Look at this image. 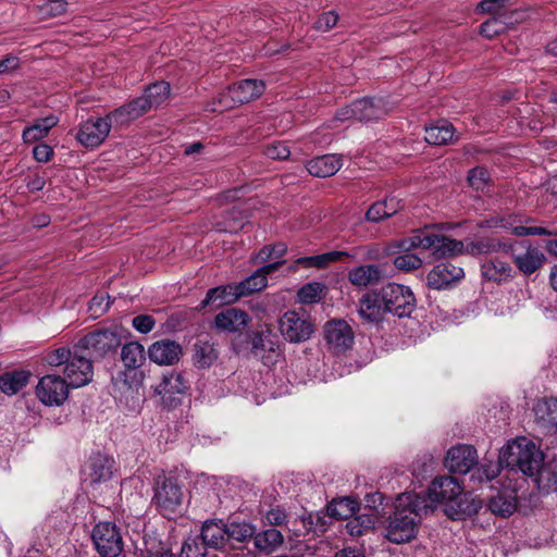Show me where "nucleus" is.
<instances>
[{
	"mask_svg": "<svg viewBox=\"0 0 557 557\" xmlns=\"http://www.w3.org/2000/svg\"><path fill=\"white\" fill-rule=\"evenodd\" d=\"M424 496L413 492L400 494L395 500V510L387 519L385 537L395 544L413 540L419 531L422 515L429 512Z\"/></svg>",
	"mask_w": 557,
	"mask_h": 557,
	"instance_id": "nucleus-1",
	"label": "nucleus"
},
{
	"mask_svg": "<svg viewBox=\"0 0 557 557\" xmlns=\"http://www.w3.org/2000/svg\"><path fill=\"white\" fill-rule=\"evenodd\" d=\"M426 499L429 510L437 505L445 506L446 515L453 520H461L475 515L481 502L462 494V487L453 476L435 478L428 487Z\"/></svg>",
	"mask_w": 557,
	"mask_h": 557,
	"instance_id": "nucleus-2",
	"label": "nucleus"
},
{
	"mask_svg": "<svg viewBox=\"0 0 557 557\" xmlns=\"http://www.w3.org/2000/svg\"><path fill=\"white\" fill-rule=\"evenodd\" d=\"M543 461V451L533 441L524 436L508 442L499 451L502 466L510 469L517 468L530 478L542 468Z\"/></svg>",
	"mask_w": 557,
	"mask_h": 557,
	"instance_id": "nucleus-3",
	"label": "nucleus"
},
{
	"mask_svg": "<svg viewBox=\"0 0 557 557\" xmlns=\"http://www.w3.org/2000/svg\"><path fill=\"white\" fill-rule=\"evenodd\" d=\"M200 540L206 547L214 549H240L244 545V522L233 516L227 522L208 520L203 523Z\"/></svg>",
	"mask_w": 557,
	"mask_h": 557,
	"instance_id": "nucleus-4",
	"label": "nucleus"
},
{
	"mask_svg": "<svg viewBox=\"0 0 557 557\" xmlns=\"http://www.w3.org/2000/svg\"><path fill=\"white\" fill-rule=\"evenodd\" d=\"M401 250H412L417 248L432 249L436 259L454 257L463 250V243L457 239L448 238L431 231L429 227L419 228L398 243Z\"/></svg>",
	"mask_w": 557,
	"mask_h": 557,
	"instance_id": "nucleus-5",
	"label": "nucleus"
},
{
	"mask_svg": "<svg viewBox=\"0 0 557 557\" xmlns=\"http://www.w3.org/2000/svg\"><path fill=\"white\" fill-rule=\"evenodd\" d=\"M278 330L287 343L300 344L312 337L315 325L306 310H288L278 319Z\"/></svg>",
	"mask_w": 557,
	"mask_h": 557,
	"instance_id": "nucleus-6",
	"label": "nucleus"
},
{
	"mask_svg": "<svg viewBox=\"0 0 557 557\" xmlns=\"http://www.w3.org/2000/svg\"><path fill=\"white\" fill-rule=\"evenodd\" d=\"M380 294L386 312L398 318L409 317L416 309V297L408 286L388 283L381 288Z\"/></svg>",
	"mask_w": 557,
	"mask_h": 557,
	"instance_id": "nucleus-7",
	"label": "nucleus"
},
{
	"mask_svg": "<svg viewBox=\"0 0 557 557\" xmlns=\"http://www.w3.org/2000/svg\"><path fill=\"white\" fill-rule=\"evenodd\" d=\"M91 540L102 557H119L124 548L121 529L110 521L97 523L92 529Z\"/></svg>",
	"mask_w": 557,
	"mask_h": 557,
	"instance_id": "nucleus-8",
	"label": "nucleus"
},
{
	"mask_svg": "<svg viewBox=\"0 0 557 557\" xmlns=\"http://www.w3.org/2000/svg\"><path fill=\"white\" fill-rule=\"evenodd\" d=\"M326 349L336 356L350 350L355 344V332L344 319H331L323 325Z\"/></svg>",
	"mask_w": 557,
	"mask_h": 557,
	"instance_id": "nucleus-9",
	"label": "nucleus"
},
{
	"mask_svg": "<svg viewBox=\"0 0 557 557\" xmlns=\"http://www.w3.org/2000/svg\"><path fill=\"white\" fill-rule=\"evenodd\" d=\"M510 248L506 249L518 270L530 276L540 270L546 262L545 253L527 240L520 243H508Z\"/></svg>",
	"mask_w": 557,
	"mask_h": 557,
	"instance_id": "nucleus-10",
	"label": "nucleus"
},
{
	"mask_svg": "<svg viewBox=\"0 0 557 557\" xmlns=\"http://www.w3.org/2000/svg\"><path fill=\"white\" fill-rule=\"evenodd\" d=\"M113 117L108 113L103 117H89L79 124L76 140L88 149L99 147L109 136Z\"/></svg>",
	"mask_w": 557,
	"mask_h": 557,
	"instance_id": "nucleus-11",
	"label": "nucleus"
},
{
	"mask_svg": "<svg viewBox=\"0 0 557 557\" xmlns=\"http://www.w3.org/2000/svg\"><path fill=\"white\" fill-rule=\"evenodd\" d=\"M184 493L180 484L172 478H165L157 487L154 502L160 512L171 519L182 510Z\"/></svg>",
	"mask_w": 557,
	"mask_h": 557,
	"instance_id": "nucleus-12",
	"label": "nucleus"
},
{
	"mask_svg": "<svg viewBox=\"0 0 557 557\" xmlns=\"http://www.w3.org/2000/svg\"><path fill=\"white\" fill-rule=\"evenodd\" d=\"M488 226L502 227L507 230L510 234L523 237V236H549L553 237L547 239L544 244L546 251L554 257H557V231L542 226H521L515 225L511 216L497 219L490 223Z\"/></svg>",
	"mask_w": 557,
	"mask_h": 557,
	"instance_id": "nucleus-13",
	"label": "nucleus"
},
{
	"mask_svg": "<svg viewBox=\"0 0 557 557\" xmlns=\"http://www.w3.org/2000/svg\"><path fill=\"white\" fill-rule=\"evenodd\" d=\"M121 344V337L114 330L102 329L90 332L78 342L77 348L89 351L92 357H103Z\"/></svg>",
	"mask_w": 557,
	"mask_h": 557,
	"instance_id": "nucleus-14",
	"label": "nucleus"
},
{
	"mask_svg": "<svg viewBox=\"0 0 557 557\" xmlns=\"http://www.w3.org/2000/svg\"><path fill=\"white\" fill-rule=\"evenodd\" d=\"M251 354L265 366L277 361L281 355L280 343L277 336L268 325L252 335Z\"/></svg>",
	"mask_w": 557,
	"mask_h": 557,
	"instance_id": "nucleus-15",
	"label": "nucleus"
},
{
	"mask_svg": "<svg viewBox=\"0 0 557 557\" xmlns=\"http://www.w3.org/2000/svg\"><path fill=\"white\" fill-rule=\"evenodd\" d=\"M70 385L60 375L47 374L42 376L36 387L38 399L48 406H60L69 396Z\"/></svg>",
	"mask_w": 557,
	"mask_h": 557,
	"instance_id": "nucleus-16",
	"label": "nucleus"
},
{
	"mask_svg": "<svg viewBox=\"0 0 557 557\" xmlns=\"http://www.w3.org/2000/svg\"><path fill=\"white\" fill-rule=\"evenodd\" d=\"M187 386L183 375L175 371L164 373L158 384L153 386L154 394L160 396L164 407H174L177 396L185 393Z\"/></svg>",
	"mask_w": 557,
	"mask_h": 557,
	"instance_id": "nucleus-17",
	"label": "nucleus"
},
{
	"mask_svg": "<svg viewBox=\"0 0 557 557\" xmlns=\"http://www.w3.org/2000/svg\"><path fill=\"white\" fill-rule=\"evenodd\" d=\"M64 374L66 377L64 380L71 387H82L88 384L92 379L94 371L91 361L86 356L79 355L76 348L71 359L66 362Z\"/></svg>",
	"mask_w": 557,
	"mask_h": 557,
	"instance_id": "nucleus-18",
	"label": "nucleus"
},
{
	"mask_svg": "<svg viewBox=\"0 0 557 557\" xmlns=\"http://www.w3.org/2000/svg\"><path fill=\"white\" fill-rule=\"evenodd\" d=\"M478 463L476 449L471 445L460 444L451 447L446 455L445 466L454 473L466 474Z\"/></svg>",
	"mask_w": 557,
	"mask_h": 557,
	"instance_id": "nucleus-19",
	"label": "nucleus"
},
{
	"mask_svg": "<svg viewBox=\"0 0 557 557\" xmlns=\"http://www.w3.org/2000/svg\"><path fill=\"white\" fill-rule=\"evenodd\" d=\"M244 296V282H238L235 285H225L210 288L207 292L205 299L200 304L203 309L211 306L212 309L220 308L224 305L235 302L238 298Z\"/></svg>",
	"mask_w": 557,
	"mask_h": 557,
	"instance_id": "nucleus-20",
	"label": "nucleus"
},
{
	"mask_svg": "<svg viewBox=\"0 0 557 557\" xmlns=\"http://www.w3.org/2000/svg\"><path fill=\"white\" fill-rule=\"evenodd\" d=\"M465 275L462 268L450 262L436 264L428 274V284L433 289H443Z\"/></svg>",
	"mask_w": 557,
	"mask_h": 557,
	"instance_id": "nucleus-21",
	"label": "nucleus"
},
{
	"mask_svg": "<svg viewBox=\"0 0 557 557\" xmlns=\"http://www.w3.org/2000/svg\"><path fill=\"white\" fill-rule=\"evenodd\" d=\"M148 356L150 360L157 364L172 366L180 360L182 347L174 341H157L149 346Z\"/></svg>",
	"mask_w": 557,
	"mask_h": 557,
	"instance_id": "nucleus-22",
	"label": "nucleus"
},
{
	"mask_svg": "<svg viewBox=\"0 0 557 557\" xmlns=\"http://www.w3.org/2000/svg\"><path fill=\"white\" fill-rule=\"evenodd\" d=\"M358 313L364 322L377 324L384 318L386 309L382 302L381 294H366L358 305Z\"/></svg>",
	"mask_w": 557,
	"mask_h": 557,
	"instance_id": "nucleus-23",
	"label": "nucleus"
},
{
	"mask_svg": "<svg viewBox=\"0 0 557 557\" xmlns=\"http://www.w3.org/2000/svg\"><path fill=\"white\" fill-rule=\"evenodd\" d=\"M342 165V156L332 153L311 159L306 169L312 176L329 177L337 173Z\"/></svg>",
	"mask_w": 557,
	"mask_h": 557,
	"instance_id": "nucleus-24",
	"label": "nucleus"
},
{
	"mask_svg": "<svg viewBox=\"0 0 557 557\" xmlns=\"http://www.w3.org/2000/svg\"><path fill=\"white\" fill-rule=\"evenodd\" d=\"M149 110H151V107L149 106L148 101L143 95L138 98L133 99L128 103L111 111L110 117H113L114 122L117 124H125L138 119Z\"/></svg>",
	"mask_w": 557,
	"mask_h": 557,
	"instance_id": "nucleus-25",
	"label": "nucleus"
},
{
	"mask_svg": "<svg viewBox=\"0 0 557 557\" xmlns=\"http://www.w3.org/2000/svg\"><path fill=\"white\" fill-rule=\"evenodd\" d=\"M386 114L381 98H363L355 101V121L369 122L379 120Z\"/></svg>",
	"mask_w": 557,
	"mask_h": 557,
	"instance_id": "nucleus-26",
	"label": "nucleus"
},
{
	"mask_svg": "<svg viewBox=\"0 0 557 557\" xmlns=\"http://www.w3.org/2000/svg\"><path fill=\"white\" fill-rule=\"evenodd\" d=\"M121 360L126 371H136L144 364L146 360V352L144 346L138 342H129L123 345L121 349ZM137 374V372H134L133 379H136Z\"/></svg>",
	"mask_w": 557,
	"mask_h": 557,
	"instance_id": "nucleus-27",
	"label": "nucleus"
},
{
	"mask_svg": "<svg viewBox=\"0 0 557 557\" xmlns=\"http://www.w3.org/2000/svg\"><path fill=\"white\" fill-rule=\"evenodd\" d=\"M481 272L485 280L500 283L512 277L513 270L508 262L491 258L481 264Z\"/></svg>",
	"mask_w": 557,
	"mask_h": 557,
	"instance_id": "nucleus-28",
	"label": "nucleus"
},
{
	"mask_svg": "<svg viewBox=\"0 0 557 557\" xmlns=\"http://www.w3.org/2000/svg\"><path fill=\"white\" fill-rule=\"evenodd\" d=\"M214 326L222 332H240L244 327V311L237 308H227L221 311L215 317Z\"/></svg>",
	"mask_w": 557,
	"mask_h": 557,
	"instance_id": "nucleus-29",
	"label": "nucleus"
},
{
	"mask_svg": "<svg viewBox=\"0 0 557 557\" xmlns=\"http://www.w3.org/2000/svg\"><path fill=\"white\" fill-rule=\"evenodd\" d=\"M284 262V260H280L268 263L257 269L251 275L246 276V294L264 289L268 286V275L278 270Z\"/></svg>",
	"mask_w": 557,
	"mask_h": 557,
	"instance_id": "nucleus-30",
	"label": "nucleus"
},
{
	"mask_svg": "<svg viewBox=\"0 0 557 557\" xmlns=\"http://www.w3.org/2000/svg\"><path fill=\"white\" fill-rule=\"evenodd\" d=\"M113 459L104 455H96L89 459L88 476L91 483H101L108 481L112 475Z\"/></svg>",
	"mask_w": 557,
	"mask_h": 557,
	"instance_id": "nucleus-31",
	"label": "nucleus"
},
{
	"mask_svg": "<svg viewBox=\"0 0 557 557\" xmlns=\"http://www.w3.org/2000/svg\"><path fill=\"white\" fill-rule=\"evenodd\" d=\"M29 377L25 370L5 372L0 375V391L8 396L15 395L28 384Z\"/></svg>",
	"mask_w": 557,
	"mask_h": 557,
	"instance_id": "nucleus-32",
	"label": "nucleus"
},
{
	"mask_svg": "<svg viewBox=\"0 0 557 557\" xmlns=\"http://www.w3.org/2000/svg\"><path fill=\"white\" fill-rule=\"evenodd\" d=\"M535 420L543 426L557 424V398L539 399L533 407Z\"/></svg>",
	"mask_w": 557,
	"mask_h": 557,
	"instance_id": "nucleus-33",
	"label": "nucleus"
},
{
	"mask_svg": "<svg viewBox=\"0 0 557 557\" xmlns=\"http://www.w3.org/2000/svg\"><path fill=\"white\" fill-rule=\"evenodd\" d=\"M283 534L276 529H267L253 536L255 547L267 555L275 552L283 544Z\"/></svg>",
	"mask_w": 557,
	"mask_h": 557,
	"instance_id": "nucleus-34",
	"label": "nucleus"
},
{
	"mask_svg": "<svg viewBox=\"0 0 557 557\" xmlns=\"http://www.w3.org/2000/svg\"><path fill=\"white\" fill-rule=\"evenodd\" d=\"M381 271L374 264L360 265L354 268L348 273L349 282L355 286H368L379 282Z\"/></svg>",
	"mask_w": 557,
	"mask_h": 557,
	"instance_id": "nucleus-35",
	"label": "nucleus"
},
{
	"mask_svg": "<svg viewBox=\"0 0 557 557\" xmlns=\"http://www.w3.org/2000/svg\"><path fill=\"white\" fill-rule=\"evenodd\" d=\"M508 243L494 237H482L467 245L466 250L472 256L490 255L497 251L506 252Z\"/></svg>",
	"mask_w": 557,
	"mask_h": 557,
	"instance_id": "nucleus-36",
	"label": "nucleus"
},
{
	"mask_svg": "<svg viewBox=\"0 0 557 557\" xmlns=\"http://www.w3.org/2000/svg\"><path fill=\"white\" fill-rule=\"evenodd\" d=\"M454 126L447 121H440L425 127V141L431 145H447L453 140Z\"/></svg>",
	"mask_w": 557,
	"mask_h": 557,
	"instance_id": "nucleus-37",
	"label": "nucleus"
},
{
	"mask_svg": "<svg viewBox=\"0 0 557 557\" xmlns=\"http://www.w3.org/2000/svg\"><path fill=\"white\" fill-rule=\"evenodd\" d=\"M347 255L348 253L345 251H330L317 256L300 257L295 261V264L290 267V270L296 271L297 265H302L305 268L322 269L332 262L341 260L343 257Z\"/></svg>",
	"mask_w": 557,
	"mask_h": 557,
	"instance_id": "nucleus-38",
	"label": "nucleus"
},
{
	"mask_svg": "<svg viewBox=\"0 0 557 557\" xmlns=\"http://www.w3.org/2000/svg\"><path fill=\"white\" fill-rule=\"evenodd\" d=\"M539 490L550 493L557 491V462L542 465L535 475L531 476Z\"/></svg>",
	"mask_w": 557,
	"mask_h": 557,
	"instance_id": "nucleus-39",
	"label": "nucleus"
},
{
	"mask_svg": "<svg viewBox=\"0 0 557 557\" xmlns=\"http://www.w3.org/2000/svg\"><path fill=\"white\" fill-rule=\"evenodd\" d=\"M58 119L54 115H49L44 119L37 120L33 125L23 131L24 143H34L48 136L50 129L55 126Z\"/></svg>",
	"mask_w": 557,
	"mask_h": 557,
	"instance_id": "nucleus-40",
	"label": "nucleus"
},
{
	"mask_svg": "<svg viewBox=\"0 0 557 557\" xmlns=\"http://www.w3.org/2000/svg\"><path fill=\"white\" fill-rule=\"evenodd\" d=\"M218 359V350L209 342L197 341L194 345L193 360L197 368L206 369L211 367Z\"/></svg>",
	"mask_w": 557,
	"mask_h": 557,
	"instance_id": "nucleus-41",
	"label": "nucleus"
},
{
	"mask_svg": "<svg viewBox=\"0 0 557 557\" xmlns=\"http://www.w3.org/2000/svg\"><path fill=\"white\" fill-rule=\"evenodd\" d=\"M326 293V285L321 282H310L301 286L297 292L300 304L312 305L319 302Z\"/></svg>",
	"mask_w": 557,
	"mask_h": 557,
	"instance_id": "nucleus-42",
	"label": "nucleus"
},
{
	"mask_svg": "<svg viewBox=\"0 0 557 557\" xmlns=\"http://www.w3.org/2000/svg\"><path fill=\"white\" fill-rule=\"evenodd\" d=\"M127 372H122L117 375L116 383H123L124 403L132 411H138L143 403V395L138 387H133L132 383L128 382Z\"/></svg>",
	"mask_w": 557,
	"mask_h": 557,
	"instance_id": "nucleus-43",
	"label": "nucleus"
},
{
	"mask_svg": "<svg viewBox=\"0 0 557 557\" xmlns=\"http://www.w3.org/2000/svg\"><path fill=\"white\" fill-rule=\"evenodd\" d=\"M170 84L162 81L146 88L144 96L151 109H156L166 102L170 97Z\"/></svg>",
	"mask_w": 557,
	"mask_h": 557,
	"instance_id": "nucleus-44",
	"label": "nucleus"
},
{
	"mask_svg": "<svg viewBox=\"0 0 557 557\" xmlns=\"http://www.w3.org/2000/svg\"><path fill=\"white\" fill-rule=\"evenodd\" d=\"M359 509L358 503L349 497L333 500L327 506V512L336 519H348Z\"/></svg>",
	"mask_w": 557,
	"mask_h": 557,
	"instance_id": "nucleus-45",
	"label": "nucleus"
},
{
	"mask_svg": "<svg viewBox=\"0 0 557 557\" xmlns=\"http://www.w3.org/2000/svg\"><path fill=\"white\" fill-rule=\"evenodd\" d=\"M490 510L498 516L507 517L515 512L517 508L516 497L507 494H497L491 497L488 502Z\"/></svg>",
	"mask_w": 557,
	"mask_h": 557,
	"instance_id": "nucleus-46",
	"label": "nucleus"
},
{
	"mask_svg": "<svg viewBox=\"0 0 557 557\" xmlns=\"http://www.w3.org/2000/svg\"><path fill=\"white\" fill-rule=\"evenodd\" d=\"M503 467L499 461L495 462H483L475 468H472L470 480L474 482H488L495 479Z\"/></svg>",
	"mask_w": 557,
	"mask_h": 557,
	"instance_id": "nucleus-47",
	"label": "nucleus"
},
{
	"mask_svg": "<svg viewBox=\"0 0 557 557\" xmlns=\"http://www.w3.org/2000/svg\"><path fill=\"white\" fill-rule=\"evenodd\" d=\"M144 557H173L165 543L156 536H147L144 540Z\"/></svg>",
	"mask_w": 557,
	"mask_h": 557,
	"instance_id": "nucleus-48",
	"label": "nucleus"
},
{
	"mask_svg": "<svg viewBox=\"0 0 557 557\" xmlns=\"http://www.w3.org/2000/svg\"><path fill=\"white\" fill-rule=\"evenodd\" d=\"M490 181L491 175L487 169L484 166H475L469 171L468 183L473 189L478 191H484L488 186Z\"/></svg>",
	"mask_w": 557,
	"mask_h": 557,
	"instance_id": "nucleus-49",
	"label": "nucleus"
},
{
	"mask_svg": "<svg viewBox=\"0 0 557 557\" xmlns=\"http://www.w3.org/2000/svg\"><path fill=\"white\" fill-rule=\"evenodd\" d=\"M405 253L398 255L394 258V265L401 271H413L421 268L423 261L420 257L414 253H410V250H405Z\"/></svg>",
	"mask_w": 557,
	"mask_h": 557,
	"instance_id": "nucleus-50",
	"label": "nucleus"
},
{
	"mask_svg": "<svg viewBox=\"0 0 557 557\" xmlns=\"http://www.w3.org/2000/svg\"><path fill=\"white\" fill-rule=\"evenodd\" d=\"M206 545L198 536H188L181 549V557H205Z\"/></svg>",
	"mask_w": 557,
	"mask_h": 557,
	"instance_id": "nucleus-51",
	"label": "nucleus"
},
{
	"mask_svg": "<svg viewBox=\"0 0 557 557\" xmlns=\"http://www.w3.org/2000/svg\"><path fill=\"white\" fill-rule=\"evenodd\" d=\"M263 153L274 160H286L290 154V150L284 141L273 140L264 145Z\"/></svg>",
	"mask_w": 557,
	"mask_h": 557,
	"instance_id": "nucleus-52",
	"label": "nucleus"
},
{
	"mask_svg": "<svg viewBox=\"0 0 557 557\" xmlns=\"http://www.w3.org/2000/svg\"><path fill=\"white\" fill-rule=\"evenodd\" d=\"M110 301L107 294H97L89 301L88 310L92 318H99L109 309Z\"/></svg>",
	"mask_w": 557,
	"mask_h": 557,
	"instance_id": "nucleus-53",
	"label": "nucleus"
},
{
	"mask_svg": "<svg viewBox=\"0 0 557 557\" xmlns=\"http://www.w3.org/2000/svg\"><path fill=\"white\" fill-rule=\"evenodd\" d=\"M73 354H74V351L66 349L64 347H61V348L54 349L52 351H49L46 355L45 360L47 361V363L49 366H52V367H59L61 364L66 366V362L69 361V359H71Z\"/></svg>",
	"mask_w": 557,
	"mask_h": 557,
	"instance_id": "nucleus-54",
	"label": "nucleus"
},
{
	"mask_svg": "<svg viewBox=\"0 0 557 557\" xmlns=\"http://www.w3.org/2000/svg\"><path fill=\"white\" fill-rule=\"evenodd\" d=\"M67 3L64 0H49L40 7L45 17H55L66 11Z\"/></svg>",
	"mask_w": 557,
	"mask_h": 557,
	"instance_id": "nucleus-55",
	"label": "nucleus"
},
{
	"mask_svg": "<svg viewBox=\"0 0 557 557\" xmlns=\"http://www.w3.org/2000/svg\"><path fill=\"white\" fill-rule=\"evenodd\" d=\"M505 29L504 24L496 17H492L480 26V33L486 38H493Z\"/></svg>",
	"mask_w": 557,
	"mask_h": 557,
	"instance_id": "nucleus-56",
	"label": "nucleus"
},
{
	"mask_svg": "<svg viewBox=\"0 0 557 557\" xmlns=\"http://www.w3.org/2000/svg\"><path fill=\"white\" fill-rule=\"evenodd\" d=\"M132 325L137 332L141 334H148L153 330L156 320L152 315L139 314L133 318Z\"/></svg>",
	"mask_w": 557,
	"mask_h": 557,
	"instance_id": "nucleus-57",
	"label": "nucleus"
},
{
	"mask_svg": "<svg viewBox=\"0 0 557 557\" xmlns=\"http://www.w3.org/2000/svg\"><path fill=\"white\" fill-rule=\"evenodd\" d=\"M265 90L262 79L246 78V101L259 98Z\"/></svg>",
	"mask_w": 557,
	"mask_h": 557,
	"instance_id": "nucleus-58",
	"label": "nucleus"
},
{
	"mask_svg": "<svg viewBox=\"0 0 557 557\" xmlns=\"http://www.w3.org/2000/svg\"><path fill=\"white\" fill-rule=\"evenodd\" d=\"M287 515L285 510H283L280 507L271 508L267 511V513L263 517L264 524L269 525H283L286 522Z\"/></svg>",
	"mask_w": 557,
	"mask_h": 557,
	"instance_id": "nucleus-59",
	"label": "nucleus"
},
{
	"mask_svg": "<svg viewBox=\"0 0 557 557\" xmlns=\"http://www.w3.org/2000/svg\"><path fill=\"white\" fill-rule=\"evenodd\" d=\"M338 16L334 11H329L319 16L314 27L320 32H327L334 27L337 23Z\"/></svg>",
	"mask_w": 557,
	"mask_h": 557,
	"instance_id": "nucleus-60",
	"label": "nucleus"
},
{
	"mask_svg": "<svg viewBox=\"0 0 557 557\" xmlns=\"http://www.w3.org/2000/svg\"><path fill=\"white\" fill-rule=\"evenodd\" d=\"M386 205L382 203V201L373 203L367 211L366 218L371 222H380L385 218H388V213L385 210Z\"/></svg>",
	"mask_w": 557,
	"mask_h": 557,
	"instance_id": "nucleus-61",
	"label": "nucleus"
},
{
	"mask_svg": "<svg viewBox=\"0 0 557 557\" xmlns=\"http://www.w3.org/2000/svg\"><path fill=\"white\" fill-rule=\"evenodd\" d=\"M508 0H482L478 9L483 13H500L507 5Z\"/></svg>",
	"mask_w": 557,
	"mask_h": 557,
	"instance_id": "nucleus-62",
	"label": "nucleus"
},
{
	"mask_svg": "<svg viewBox=\"0 0 557 557\" xmlns=\"http://www.w3.org/2000/svg\"><path fill=\"white\" fill-rule=\"evenodd\" d=\"M54 154L53 148L47 144H38L33 149L34 159L38 162L47 163Z\"/></svg>",
	"mask_w": 557,
	"mask_h": 557,
	"instance_id": "nucleus-63",
	"label": "nucleus"
},
{
	"mask_svg": "<svg viewBox=\"0 0 557 557\" xmlns=\"http://www.w3.org/2000/svg\"><path fill=\"white\" fill-rule=\"evenodd\" d=\"M20 61L17 57L9 55L0 61V74L10 73L18 67Z\"/></svg>",
	"mask_w": 557,
	"mask_h": 557,
	"instance_id": "nucleus-64",
	"label": "nucleus"
}]
</instances>
